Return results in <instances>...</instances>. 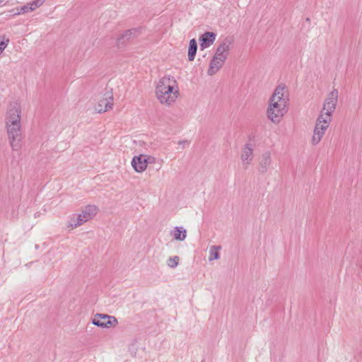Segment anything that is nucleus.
<instances>
[{"instance_id":"2","label":"nucleus","mask_w":362,"mask_h":362,"mask_svg":"<svg viewBox=\"0 0 362 362\" xmlns=\"http://www.w3.org/2000/svg\"><path fill=\"white\" fill-rule=\"evenodd\" d=\"M175 83L174 78L169 76L160 79L156 88V94L160 103L169 105L175 100L178 93V90H175Z\"/></svg>"},{"instance_id":"22","label":"nucleus","mask_w":362,"mask_h":362,"mask_svg":"<svg viewBox=\"0 0 362 362\" xmlns=\"http://www.w3.org/2000/svg\"><path fill=\"white\" fill-rule=\"evenodd\" d=\"M132 40L131 37L124 36V33L117 37V43L119 47L124 46L127 42Z\"/></svg>"},{"instance_id":"8","label":"nucleus","mask_w":362,"mask_h":362,"mask_svg":"<svg viewBox=\"0 0 362 362\" xmlns=\"http://www.w3.org/2000/svg\"><path fill=\"white\" fill-rule=\"evenodd\" d=\"M151 159L153 158L141 154L133 158L132 165L136 172L141 173L146 169L148 163H151Z\"/></svg>"},{"instance_id":"25","label":"nucleus","mask_w":362,"mask_h":362,"mask_svg":"<svg viewBox=\"0 0 362 362\" xmlns=\"http://www.w3.org/2000/svg\"><path fill=\"white\" fill-rule=\"evenodd\" d=\"M8 40L7 39L6 41L2 40L0 41V54L6 49L8 45Z\"/></svg>"},{"instance_id":"12","label":"nucleus","mask_w":362,"mask_h":362,"mask_svg":"<svg viewBox=\"0 0 362 362\" xmlns=\"http://www.w3.org/2000/svg\"><path fill=\"white\" fill-rule=\"evenodd\" d=\"M272 163V160L270 151L264 152L260 158L258 168L259 172L262 174L266 173L271 167Z\"/></svg>"},{"instance_id":"15","label":"nucleus","mask_w":362,"mask_h":362,"mask_svg":"<svg viewBox=\"0 0 362 362\" xmlns=\"http://www.w3.org/2000/svg\"><path fill=\"white\" fill-rule=\"evenodd\" d=\"M175 240L183 241L187 237V230L182 226H176L170 233Z\"/></svg>"},{"instance_id":"4","label":"nucleus","mask_w":362,"mask_h":362,"mask_svg":"<svg viewBox=\"0 0 362 362\" xmlns=\"http://www.w3.org/2000/svg\"><path fill=\"white\" fill-rule=\"evenodd\" d=\"M329 115H320L317 119L312 138V144L317 145L324 136L325 131L329 127L331 120Z\"/></svg>"},{"instance_id":"24","label":"nucleus","mask_w":362,"mask_h":362,"mask_svg":"<svg viewBox=\"0 0 362 362\" xmlns=\"http://www.w3.org/2000/svg\"><path fill=\"white\" fill-rule=\"evenodd\" d=\"M18 10H19L18 13H28V12L33 11L32 7H30L29 3L21 6Z\"/></svg>"},{"instance_id":"16","label":"nucleus","mask_w":362,"mask_h":362,"mask_svg":"<svg viewBox=\"0 0 362 362\" xmlns=\"http://www.w3.org/2000/svg\"><path fill=\"white\" fill-rule=\"evenodd\" d=\"M98 209L95 205H88L82 211L81 214L83 218H86V221L91 219L96 214Z\"/></svg>"},{"instance_id":"20","label":"nucleus","mask_w":362,"mask_h":362,"mask_svg":"<svg viewBox=\"0 0 362 362\" xmlns=\"http://www.w3.org/2000/svg\"><path fill=\"white\" fill-rule=\"evenodd\" d=\"M76 223H69L68 227L71 228H76V227L81 226L84 222L86 221V218H83V215L81 214H78L76 217Z\"/></svg>"},{"instance_id":"19","label":"nucleus","mask_w":362,"mask_h":362,"mask_svg":"<svg viewBox=\"0 0 362 362\" xmlns=\"http://www.w3.org/2000/svg\"><path fill=\"white\" fill-rule=\"evenodd\" d=\"M141 33V28H134L129 29L128 30H126L124 32V36H129L131 37V39H134L139 36Z\"/></svg>"},{"instance_id":"14","label":"nucleus","mask_w":362,"mask_h":362,"mask_svg":"<svg viewBox=\"0 0 362 362\" xmlns=\"http://www.w3.org/2000/svg\"><path fill=\"white\" fill-rule=\"evenodd\" d=\"M216 34L214 32H206L199 37L200 47L203 50L211 45L216 40Z\"/></svg>"},{"instance_id":"18","label":"nucleus","mask_w":362,"mask_h":362,"mask_svg":"<svg viewBox=\"0 0 362 362\" xmlns=\"http://www.w3.org/2000/svg\"><path fill=\"white\" fill-rule=\"evenodd\" d=\"M221 249V246L213 245L209 249V260L213 261L220 258L219 250Z\"/></svg>"},{"instance_id":"1","label":"nucleus","mask_w":362,"mask_h":362,"mask_svg":"<svg viewBox=\"0 0 362 362\" xmlns=\"http://www.w3.org/2000/svg\"><path fill=\"white\" fill-rule=\"evenodd\" d=\"M288 98L285 88L279 86L274 90L270 98V105L267 110V116L274 123H279L281 118L287 112Z\"/></svg>"},{"instance_id":"10","label":"nucleus","mask_w":362,"mask_h":362,"mask_svg":"<svg viewBox=\"0 0 362 362\" xmlns=\"http://www.w3.org/2000/svg\"><path fill=\"white\" fill-rule=\"evenodd\" d=\"M231 44L232 40L230 37H226L217 47L215 55L226 59Z\"/></svg>"},{"instance_id":"3","label":"nucleus","mask_w":362,"mask_h":362,"mask_svg":"<svg viewBox=\"0 0 362 362\" xmlns=\"http://www.w3.org/2000/svg\"><path fill=\"white\" fill-rule=\"evenodd\" d=\"M8 138L13 151H19L21 148V122L6 123Z\"/></svg>"},{"instance_id":"13","label":"nucleus","mask_w":362,"mask_h":362,"mask_svg":"<svg viewBox=\"0 0 362 362\" xmlns=\"http://www.w3.org/2000/svg\"><path fill=\"white\" fill-rule=\"evenodd\" d=\"M253 146L251 144H246L242 149L240 158L246 166L250 165L253 160Z\"/></svg>"},{"instance_id":"5","label":"nucleus","mask_w":362,"mask_h":362,"mask_svg":"<svg viewBox=\"0 0 362 362\" xmlns=\"http://www.w3.org/2000/svg\"><path fill=\"white\" fill-rule=\"evenodd\" d=\"M92 323L99 327L109 328L115 327L118 322L117 318L114 316L98 313L94 316Z\"/></svg>"},{"instance_id":"17","label":"nucleus","mask_w":362,"mask_h":362,"mask_svg":"<svg viewBox=\"0 0 362 362\" xmlns=\"http://www.w3.org/2000/svg\"><path fill=\"white\" fill-rule=\"evenodd\" d=\"M197 50V42L195 39H192L189 43L188 47V59L189 61H193L195 58Z\"/></svg>"},{"instance_id":"28","label":"nucleus","mask_w":362,"mask_h":362,"mask_svg":"<svg viewBox=\"0 0 362 362\" xmlns=\"http://www.w3.org/2000/svg\"><path fill=\"white\" fill-rule=\"evenodd\" d=\"M4 1V0H0V3H2Z\"/></svg>"},{"instance_id":"23","label":"nucleus","mask_w":362,"mask_h":362,"mask_svg":"<svg viewBox=\"0 0 362 362\" xmlns=\"http://www.w3.org/2000/svg\"><path fill=\"white\" fill-rule=\"evenodd\" d=\"M45 0H33V1L29 2L30 7H32V11H35L37 8L41 6Z\"/></svg>"},{"instance_id":"21","label":"nucleus","mask_w":362,"mask_h":362,"mask_svg":"<svg viewBox=\"0 0 362 362\" xmlns=\"http://www.w3.org/2000/svg\"><path fill=\"white\" fill-rule=\"evenodd\" d=\"M179 260L178 256L170 257L167 261V264L170 268H175L178 265Z\"/></svg>"},{"instance_id":"26","label":"nucleus","mask_w":362,"mask_h":362,"mask_svg":"<svg viewBox=\"0 0 362 362\" xmlns=\"http://www.w3.org/2000/svg\"><path fill=\"white\" fill-rule=\"evenodd\" d=\"M178 144H179L180 145H181V144H182V145H184L185 144H189V142H188L187 140H182V141H180L178 142Z\"/></svg>"},{"instance_id":"7","label":"nucleus","mask_w":362,"mask_h":362,"mask_svg":"<svg viewBox=\"0 0 362 362\" xmlns=\"http://www.w3.org/2000/svg\"><path fill=\"white\" fill-rule=\"evenodd\" d=\"M21 106L18 103H11L8 107L6 123L21 122Z\"/></svg>"},{"instance_id":"9","label":"nucleus","mask_w":362,"mask_h":362,"mask_svg":"<svg viewBox=\"0 0 362 362\" xmlns=\"http://www.w3.org/2000/svg\"><path fill=\"white\" fill-rule=\"evenodd\" d=\"M105 97L100 100L95 106V110L98 112H105L112 108L113 95L111 93H107Z\"/></svg>"},{"instance_id":"11","label":"nucleus","mask_w":362,"mask_h":362,"mask_svg":"<svg viewBox=\"0 0 362 362\" xmlns=\"http://www.w3.org/2000/svg\"><path fill=\"white\" fill-rule=\"evenodd\" d=\"M226 60V59L214 54L209 64V67L207 71L208 75L213 76L217 73L218 71L223 66Z\"/></svg>"},{"instance_id":"6","label":"nucleus","mask_w":362,"mask_h":362,"mask_svg":"<svg viewBox=\"0 0 362 362\" xmlns=\"http://www.w3.org/2000/svg\"><path fill=\"white\" fill-rule=\"evenodd\" d=\"M339 93L337 89L332 90L328 95L327 98L326 99L324 105H323V111L325 112H321L320 115H329V118L331 120L332 114L336 108V105L338 99Z\"/></svg>"},{"instance_id":"27","label":"nucleus","mask_w":362,"mask_h":362,"mask_svg":"<svg viewBox=\"0 0 362 362\" xmlns=\"http://www.w3.org/2000/svg\"><path fill=\"white\" fill-rule=\"evenodd\" d=\"M76 223V218L74 216L73 218H71L69 223Z\"/></svg>"}]
</instances>
